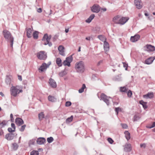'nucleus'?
Wrapping results in <instances>:
<instances>
[{
  "mask_svg": "<svg viewBox=\"0 0 155 155\" xmlns=\"http://www.w3.org/2000/svg\"><path fill=\"white\" fill-rule=\"evenodd\" d=\"M48 99L49 101L52 102H54L56 100V98L50 95L48 97Z\"/></svg>",
  "mask_w": 155,
  "mask_h": 155,
  "instance_id": "obj_29",
  "label": "nucleus"
},
{
  "mask_svg": "<svg viewBox=\"0 0 155 155\" xmlns=\"http://www.w3.org/2000/svg\"><path fill=\"white\" fill-rule=\"evenodd\" d=\"M134 4L137 8L138 9L141 8L142 7V4L141 0H134Z\"/></svg>",
  "mask_w": 155,
  "mask_h": 155,
  "instance_id": "obj_11",
  "label": "nucleus"
},
{
  "mask_svg": "<svg viewBox=\"0 0 155 155\" xmlns=\"http://www.w3.org/2000/svg\"><path fill=\"white\" fill-rule=\"evenodd\" d=\"M154 97V94L153 92H149L146 95H143L144 98L146 99L152 98Z\"/></svg>",
  "mask_w": 155,
  "mask_h": 155,
  "instance_id": "obj_19",
  "label": "nucleus"
},
{
  "mask_svg": "<svg viewBox=\"0 0 155 155\" xmlns=\"http://www.w3.org/2000/svg\"><path fill=\"white\" fill-rule=\"evenodd\" d=\"M73 118V116H71L70 117L68 118L66 120V122L67 123H68L71 122Z\"/></svg>",
  "mask_w": 155,
  "mask_h": 155,
  "instance_id": "obj_39",
  "label": "nucleus"
},
{
  "mask_svg": "<svg viewBox=\"0 0 155 155\" xmlns=\"http://www.w3.org/2000/svg\"><path fill=\"white\" fill-rule=\"evenodd\" d=\"M104 48L105 51H107L109 49V46L108 43L106 41H104Z\"/></svg>",
  "mask_w": 155,
  "mask_h": 155,
  "instance_id": "obj_22",
  "label": "nucleus"
},
{
  "mask_svg": "<svg viewBox=\"0 0 155 155\" xmlns=\"http://www.w3.org/2000/svg\"><path fill=\"white\" fill-rule=\"evenodd\" d=\"M65 60H66L68 62H69L70 64L71 63L72 61L73 58L71 56H69L66 58Z\"/></svg>",
  "mask_w": 155,
  "mask_h": 155,
  "instance_id": "obj_37",
  "label": "nucleus"
},
{
  "mask_svg": "<svg viewBox=\"0 0 155 155\" xmlns=\"http://www.w3.org/2000/svg\"><path fill=\"white\" fill-rule=\"evenodd\" d=\"M15 127H9L8 128V131L10 133H12L15 131Z\"/></svg>",
  "mask_w": 155,
  "mask_h": 155,
  "instance_id": "obj_33",
  "label": "nucleus"
},
{
  "mask_svg": "<svg viewBox=\"0 0 155 155\" xmlns=\"http://www.w3.org/2000/svg\"><path fill=\"white\" fill-rule=\"evenodd\" d=\"M71 103L69 101H67L65 103V106L66 107H69L71 105Z\"/></svg>",
  "mask_w": 155,
  "mask_h": 155,
  "instance_id": "obj_48",
  "label": "nucleus"
},
{
  "mask_svg": "<svg viewBox=\"0 0 155 155\" xmlns=\"http://www.w3.org/2000/svg\"><path fill=\"white\" fill-rule=\"evenodd\" d=\"M128 90V88H127L125 87H121L120 89V91L124 92H127Z\"/></svg>",
  "mask_w": 155,
  "mask_h": 155,
  "instance_id": "obj_34",
  "label": "nucleus"
},
{
  "mask_svg": "<svg viewBox=\"0 0 155 155\" xmlns=\"http://www.w3.org/2000/svg\"><path fill=\"white\" fill-rule=\"evenodd\" d=\"M66 74V72L64 71H61V72H60L59 73V75L60 77H63L64 75H65Z\"/></svg>",
  "mask_w": 155,
  "mask_h": 155,
  "instance_id": "obj_44",
  "label": "nucleus"
},
{
  "mask_svg": "<svg viewBox=\"0 0 155 155\" xmlns=\"http://www.w3.org/2000/svg\"><path fill=\"white\" fill-rule=\"evenodd\" d=\"M94 17L95 15L94 14H92L90 16L89 18L91 19V20H92L94 18Z\"/></svg>",
  "mask_w": 155,
  "mask_h": 155,
  "instance_id": "obj_51",
  "label": "nucleus"
},
{
  "mask_svg": "<svg viewBox=\"0 0 155 155\" xmlns=\"http://www.w3.org/2000/svg\"><path fill=\"white\" fill-rule=\"evenodd\" d=\"M127 64H124V67H126V70L127 69Z\"/></svg>",
  "mask_w": 155,
  "mask_h": 155,
  "instance_id": "obj_62",
  "label": "nucleus"
},
{
  "mask_svg": "<svg viewBox=\"0 0 155 155\" xmlns=\"http://www.w3.org/2000/svg\"><path fill=\"white\" fill-rule=\"evenodd\" d=\"M86 87L85 84H83L82 85V87L79 89L78 92L79 93H82L84 91V89L86 88Z\"/></svg>",
  "mask_w": 155,
  "mask_h": 155,
  "instance_id": "obj_35",
  "label": "nucleus"
},
{
  "mask_svg": "<svg viewBox=\"0 0 155 155\" xmlns=\"http://www.w3.org/2000/svg\"><path fill=\"white\" fill-rule=\"evenodd\" d=\"M3 33L5 38L10 40V46L12 47H13L14 38L12 36L11 33L7 30H4Z\"/></svg>",
  "mask_w": 155,
  "mask_h": 155,
  "instance_id": "obj_2",
  "label": "nucleus"
},
{
  "mask_svg": "<svg viewBox=\"0 0 155 155\" xmlns=\"http://www.w3.org/2000/svg\"><path fill=\"white\" fill-rule=\"evenodd\" d=\"M37 12L39 13H41L42 12V9L41 8H39L37 9Z\"/></svg>",
  "mask_w": 155,
  "mask_h": 155,
  "instance_id": "obj_53",
  "label": "nucleus"
},
{
  "mask_svg": "<svg viewBox=\"0 0 155 155\" xmlns=\"http://www.w3.org/2000/svg\"><path fill=\"white\" fill-rule=\"evenodd\" d=\"M109 98H111V97L107 96L104 93H102L101 94V100H103L107 105H109L110 104Z\"/></svg>",
  "mask_w": 155,
  "mask_h": 155,
  "instance_id": "obj_6",
  "label": "nucleus"
},
{
  "mask_svg": "<svg viewBox=\"0 0 155 155\" xmlns=\"http://www.w3.org/2000/svg\"><path fill=\"white\" fill-rule=\"evenodd\" d=\"M25 127H21V129H20V130L21 131H23L25 129Z\"/></svg>",
  "mask_w": 155,
  "mask_h": 155,
  "instance_id": "obj_54",
  "label": "nucleus"
},
{
  "mask_svg": "<svg viewBox=\"0 0 155 155\" xmlns=\"http://www.w3.org/2000/svg\"><path fill=\"white\" fill-rule=\"evenodd\" d=\"M56 63L59 67H61L62 65L61 59L60 58H58L56 59Z\"/></svg>",
  "mask_w": 155,
  "mask_h": 155,
  "instance_id": "obj_25",
  "label": "nucleus"
},
{
  "mask_svg": "<svg viewBox=\"0 0 155 155\" xmlns=\"http://www.w3.org/2000/svg\"><path fill=\"white\" fill-rule=\"evenodd\" d=\"M36 55L37 58L41 60H45L47 57L46 54L44 51H41L37 53Z\"/></svg>",
  "mask_w": 155,
  "mask_h": 155,
  "instance_id": "obj_5",
  "label": "nucleus"
},
{
  "mask_svg": "<svg viewBox=\"0 0 155 155\" xmlns=\"http://www.w3.org/2000/svg\"><path fill=\"white\" fill-rule=\"evenodd\" d=\"M18 79L19 80L21 81L22 80V77L21 76L18 75Z\"/></svg>",
  "mask_w": 155,
  "mask_h": 155,
  "instance_id": "obj_56",
  "label": "nucleus"
},
{
  "mask_svg": "<svg viewBox=\"0 0 155 155\" xmlns=\"http://www.w3.org/2000/svg\"><path fill=\"white\" fill-rule=\"evenodd\" d=\"M11 126H15V125L14 123H12L11 124Z\"/></svg>",
  "mask_w": 155,
  "mask_h": 155,
  "instance_id": "obj_64",
  "label": "nucleus"
},
{
  "mask_svg": "<svg viewBox=\"0 0 155 155\" xmlns=\"http://www.w3.org/2000/svg\"><path fill=\"white\" fill-rule=\"evenodd\" d=\"M140 118L138 115H135L134 117V121H135L138 120Z\"/></svg>",
  "mask_w": 155,
  "mask_h": 155,
  "instance_id": "obj_41",
  "label": "nucleus"
},
{
  "mask_svg": "<svg viewBox=\"0 0 155 155\" xmlns=\"http://www.w3.org/2000/svg\"><path fill=\"white\" fill-rule=\"evenodd\" d=\"M90 39L91 38L90 37H87L86 38V39L87 40L90 41Z\"/></svg>",
  "mask_w": 155,
  "mask_h": 155,
  "instance_id": "obj_58",
  "label": "nucleus"
},
{
  "mask_svg": "<svg viewBox=\"0 0 155 155\" xmlns=\"http://www.w3.org/2000/svg\"><path fill=\"white\" fill-rule=\"evenodd\" d=\"M91 9L93 12L97 13L100 11V8L98 5L94 4L92 7Z\"/></svg>",
  "mask_w": 155,
  "mask_h": 155,
  "instance_id": "obj_8",
  "label": "nucleus"
},
{
  "mask_svg": "<svg viewBox=\"0 0 155 155\" xmlns=\"http://www.w3.org/2000/svg\"><path fill=\"white\" fill-rule=\"evenodd\" d=\"M49 83L51 86L55 88L57 86L56 83L55 81L52 79L50 78L49 79Z\"/></svg>",
  "mask_w": 155,
  "mask_h": 155,
  "instance_id": "obj_21",
  "label": "nucleus"
},
{
  "mask_svg": "<svg viewBox=\"0 0 155 155\" xmlns=\"http://www.w3.org/2000/svg\"><path fill=\"white\" fill-rule=\"evenodd\" d=\"M13 149L15 150H17L18 147V146L16 143H14L12 144Z\"/></svg>",
  "mask_w": 155,
  "mask_h": 155,
  "instance_id": "obj_36",
  "label": "nucleus"
},
{
  "mask_svg": "<svg viewBox=\"0 0 155 155\" xmlns=\"http://www.w3.org/2000/svg\"><path fill=\"white\" fill-rule=\"evenodd\" d=\"M121 109L119 107L116 108L115 109V111L116 112H117V115L118 114L119 112L121 111Z\"/></svg>",
  "mask_w": 155,
  "mask_h": 155,
  "instance_id": "obj_46",
  "label": "nucleus"
},
{
  "mask_svg": "<svg viewBox=\"0 0 155 155\" xmlns=\"http://www.w3.org/2000/svg\"><path fill=\"white\" fill-rule=\"evenodd\" d=\"M132 147L130 143H127L124 146V150L126 152H129L131 151Z\"/></svg>",
  "mask_w": 155,
  "mask_h": 155,
  "instance_id": "obj_14",
  "label": "nucleus"
},
{
  "mask_svg": "<svg viewBox=\"0 0 155 155\" xmlns=\"http://www.w3.org/2000/svg\"><path fill=\"white\" fill-rule=\"evenodd\" d=\"M58 35H55L53 38V40L54 41H55L58 38Z\"/></svg>",
  "mask_w": 155,
  "mask_h": 155,
  "instance_id": "obj_49",
  "label": "nucleus"
},
{
  "mask_svg": "<svg viewBox=\"0 0 155 155\" xmlns=\"http://www.w3.org/2000/svg\"><path fill=\"white\" fill-rule=\"evenodd\" d=\"M16 135V134H14L12 133H10L7 134L5 136V138L8 140H12L14 137Z\"/></svg>",
  "mask_w": 155,
  "mask_h": 155,
  "instance_id": "obj_9",
  "label": "nucleus"
},
{
  "mask_svg": "<svg viewBox=\"0 0 155 155\" xmlns=\"http://www.w3.org/2000/svg\"><path fill=\"white\" fill-rule=\"evenodd\" d=\"M97 38L102 41H106V39L104 35H99L98 36Z\"/></svg>",
  "mask_w": 155,
  "mask_h": 155,
  "instance_id": "obj_30",
  "label": "nucleus"
},
{
  "mask_svg": "<svg viewBox=\"0 0 155 155\" xmlns=\"http://www.w3.org/2000/svg\"><path fill=\"white\" fill-rule=\"evenodd\" d=\"M124 133L125 134L126 138L127 140H129L130 138V133L127 131H125Z\"/></svg>",
  "mask_w": 155,
  "mask_h": 155,
  "instance_id": "obj_26",
  "label": "nucleus"
},
{
  "mask_svg": "<svg viewBox=\"0 0 155 155\" xmlns=\"http://www.w3.org/2000/svg\"><path fill=\"white\" fill-rule=\"evenodd\" d=\"M22 91V89H20L19 87L18 86H12L10 89L11 95L14 97H17L20 93H21Z\"/></svg>",
  "mask_w": 155,
  "mask_h": 155,
  "instance_id": "obj_1",
  "label": "nucleus"
},
{
  "mask_svg": "<svg viewBox=\"0 0 155 155\" xmlns=\"http://www.w3.org/2000/svg\"><path fill=\"white\" fill-rule=\"evenodd\" d=\"M54 140V139L52 137H50L47 139V140L48 143L52 142Z\"/></svg>",
  "mask_w": 155,
  "mask_h": 155,
  "instance_id": "obj_43",
  "label": "nucleus"
},
{
  "mask_svg": "<svg viewBox=\"0 0 155 155\" xmlns=\"http://www.w3.org/2000/svg\"><path fill=\"white\" fill-rule=\"evenodd\" d=\"M31 155H38L39 153L38 151L33 150L30 153Z\"/></svg>",
  "mask_w": 155,
  "mask_h": 155,
  "instance_id": "obj_38",
  "label": "nucleus"
},
{
  "mask_svg": "<svg viewBox=\"0 0 155 155\" xmlns=\"http://www.w3.org/2000/svg\"><path fill=\"white\" fill-rule=\"evenodd\" d=\"M154 60L152 57H150L145 61V63L147 64H149L152 63Z\"/></svg>",
  "mask_w": 155,
  "mask_h": 155,
  "instance_id": "obj_23",
  "label": "nucleus"
},
{
  "mask_svg": "<svg viewBox=\"0 0 155 155\" xmlns=\"http://www.w3.org/2000/svg\"><path fill=\"white\" fill-rule=\"evenodd\" d=\"M146 50L148 52L153 51L155 50V48L154 46L150 45H147L145 47Z\"/></svg>",
  "mask_w": 155,
  "mask_h": 155,
  "instance_id": "obj_10",
  "label": "nucleus"
},
{
  "mask_svg": "<svg viewBox=\"0 0 155 155\" xmlns=\"http://www.w3.org/2000/svg\"><path fill=\"white\" fill-rule=\"evenodd\" d=\"M102 10L103 12H105L107 10V9L106 8H100V10Z\"/></svg>",
  "mask_w": 155,
  "mask_h": 155,
  "instance_id": "obj_57",
  "label": "nucleus"
},
{
  "mask_svg": "<svg viewBox=\"0 0 155 155\" xmlns=\"http://www.w3.org/2000/svg\"><path fill=\"white\" fill-rule=\"evenodd\" d=\"M120 17L118 15H117L114 17L112 19V21L116 24H119Z\"/></svg>",
  "mask_w": 155,
  "mask_h": 155,
  "instance_id": "obj_20",
  "label": "nucleus"
},
{
  "mask_svg": "<svg viewBox=\"0 0 155 155\" xmlns=\"http://www.w3.org/2000/svg\"><path fill=\"white\" fill-rule=\"evenodd\" d=\"M27 36L28 38L31 37V31L32 30L31 28H28L27 30Z\"/></svg>",
  "mask_w": 155,
  "mask_h": 155,
  "instance_id": "obj_24",
  "label": "nucleus"
},
{
  "mask_svg": "<svg viewBox=\"0 0 155 155\" xmlns=\"http://www.w3.org/2000/svg\"><path fill=\"white\" fill-rule=\"evenodd\" d=\"M50 63L49 64H47L45 63H43L40 68L39 70H40L41 72L45 70H46L47 68H48L49 65L50 64Z\"/></svg>",
  "mask_w": 155,
  "mask_h": 155,
  "instance_id": "obj_13",
  "label": "nucleus"
},
{
  "mask_svg": "<svg viewBox=\"0 0 155 155\" xmlns=\"http://www.w3.org/2000/svg\"><path fill=\"white\" fill-rule=\"evenodd\" d=\"M140 147L141 148L143 147L144 148H145L146 147V144L145 143H141L140 144Z\"/></svg>",
  "mask_w": 155,
  "mask_h": 155,
  "instance_id": "obj_50",
  "label": "nucleus"
},
{
  "mask_svg": "<svg viewBox=\"0 0 155 155\" xmlns=\"http://www.w3.org/2000/svg\"><path fill=\"white\" fill-rule=\"evenodd\" d=\"M92 20H91V19L89 18L87 20H86V22L87 23H89Z\"/></svg>",
  "mask_w": 155,
  "mask_h": 155,
  "instance_id": "obj_52",
  "label": "nucleus"
},
{
  "mask_svg": "<svg viewBox=\"0 0 155 155\" xmlns=\"http://www.w3.org/2000/svg\"><path fill=\"white\" fill-rule=\"evenodd\" d=\"M58 49L59 51V54L63 56L65 55L64 48L63 46L62 45L59 46L58 48Z\"/></svg>",
  "mask_w": 155,
  "mask_h": 155,
  "instance_id": "obj_15",
  "label": "nucleus"
},
{
  "mask_svg": "<svg viewBox=\"0 0 155 155\" xmlns=\"http://www.w3.org/2000/svg\"><path fill=\"white\" fill-rule=\"evenodd\" d=\"M75 68L78 72L82 73L85 70L84 63L82 61H80L76 63Z\"/></svg>",
  "mask_w": 155,
  "mask_h": 155,
  "instance_id": "obj_3",
  "label": "nucleus"
},
{
  "mask_svg": "<svg viewBox=\"0 0 155 155\" xmlns=\"http://www.w3.org/2000/svg\"><path fill=\"white\" fill-rule=\"evenodd\" d=\"M0 95H1L2 96H4V94L2 92H0Z\"/></svg>",
  "mask_w": 155,
  "mask_h": 155,
  "instance_id": "obj_59",
  "label": "nucleus"
},
{
  "mask_svg": "<svg viewBox=\"0 0 155 155\" xmlns=\"http://www.w3.org/2000/svg\"><path fill=\"white\" fill-rule=\"evenodd\" d=\"M39 32L36 31H34L32 35L34 39H37L38 37Z\"/></svg>",
  "mask_w": 155,
  "mask_h": 155,
  "instance_id": "obj_27",
  "label": "nucleus"
},
{
  "mask_svg": "<svg viewBox=\"0 0 155 155\" xmlns=\"http://www.w3.org/2000/svg\"><path fill=\"white\" fill-rule=\"evenodd\" d=\"M63 65L64 66H68V67L70 66V64L69 62H68L66 60H64L63 63Z\"/></svg>",
  "mask_w": 155,
  "mask_h": 155,
  "instance_id": "obj_42",
  "label": "nucleus"
},
{
  "mask_svg": "<svg viewBox=\"0 0 155 155\" xmlns=\"http://www.w3.org/2000/svg\"><path fill=\"white\" fill-rule=\"evenodd\" d=\"M15 122L16 125L19 126L22 125L24 123L23 120L20 118H17L15 119Z\"/></svg>",
  "mask_w": 155,
  "mask_h": 155,
  "instance_id": "obj_16",
  "label": "nucleus"
},
{
  "mask_svg": "<svg viewBox=\"0 0 155 155\" xmlns=\"http://www.w3.org/2000/svg\"><path fill=\"white\" fill-rule=\"evenodd\" d=\"M132 91L130 90H129L127 92V96L129 97H131L132 95Z\"/></svg>",
  "mask_w": 155,
  "mask_h": 155,
  "instance_id": "obj_45",
  "label": "nucleus"
},
{
  "mask_svg": "<svg viewBox=\"0 0 155 155\" xmlns=\"http://www.w3.org/2000/svg\"><path fill=\"white\" fill-rule=\"evenodd\" d=\"M39 119L41 120H42L45 117V115L43 112H41L38 114Z\"/></svg>",
  "mask_w": 155,
  "mask_h": 155,
  "instance_id": "obj_32",
  "label": "nucleus"
},
{
  "mask_svg": "<svg viewBox=\"0 0 155 155\" xmlns=\"http://www.w3.org/2000/svg\"><path fill=\"white\" fill-rule=\"evenodd\" d=\"M140 38V36L138 35H137L134 36H131L130 38V41L132 42H135L137 41Z\"/></svg>",
  "mask_w": 155,
  "mask_h": 155,
  "instance_id": "obj_18",
  "label": "nucleus"
},
{
  "mask_svg": "<svg viewBox=\"0 0 155 155\" xmlns=\"http://www.w3.org/2000/svg\"><path fill=\"white\" fill-rule=\"evenodd\" d=\"M103 62V61L102 60H101L99 61L98 62V63L97 64V65L99 66V65L101 64Z\"/></svg>",
  "mask_w": 155,
  "mask_h": 155,
  "instance_id": "obj_55",
  "label": "nucleus"
},
{
  "mask_svg": "<svg viewBox=\"0 0 155 155\" xmlns=\"http://www.w3.org/2000/svg\"><path fill=\"white\" fill-rule=\"evenodd\" d=\"M114 105H117L118 104V103L117 102H114L113 103Z\"/></svg>",
  "mask_w": 155,
  "mask_h": 155,
  "instance_id": "obj_60",
  "label": "nucleus"
},
{
  "mask_svg": "<svg viewBox=\"0 0 155 155\" xmlns=\"http://www.w3.org/2000/svg\"><path fill=\"white\" fill-rule=\"evenodd\" d=\"M107 140L108 142L110 144H112L114 142V140L111 138H107Z\"/></svg>",
  "mask_w": 155,
  "mask_h": 155,
  "instance_id": "obj_47",
  "label": "nucleus"
},
{
  "mask_svg": "<svg viewBox=\"0 0 155 155\" xmlns=\"http://www.w3.org/2000/svg\"><path fill=\"white\" fill-rule=\"evenodd\" d=\"M68 29H65V32L68 33Z\"/></svg>",
  "mask_w": 155,
  "mask_h": 155,
  "instance_id": "obj_63",
  "label": "nucleus"
},
{
  "mask_svg": "<svg viewBox=\"0 0 155 155\" xmlns=\"http://www.w3.org/2000/svg\"><path fill=\"white\" fill-rule=\"evenodd\" d=\"M113 79L115 81H119L121 80V78L119 76H117L114 78Z\"/></svg>",
  "mask_w": 155,
  "mask_h": 155,
  "instance_id": "obj_40",
  "label": "nucleus"
},
{
  "mask_svg": "<svg viewBox=\"0 0 155 155\" xmlns=\"http://www.w3.org/2000/svg\"><path fill=\"white\" fill-rule=\"evenodd\" d=\"M129 19V18L128 17H122L120 18V21L119 24L120 25H123L125 24Z\"/></svg>",
  "mask_w": 155,
  "mask_h": 155,
  "instance_id": "obj_12",
  "label": "nucleus"
},
{
  "mask_svg": "<svg viewBox=\"0 0 155 155\" xmlns=\"http://www.w3.org/2000/svg\"><path fill=\"white\" fill-rule=\"evenodd\" d=\"M151 126H155V122H153Z\"/></svg>",
  "mask_w": 155,
  "mask_h": 155,
  "instance_id": "obj_61",
  "label": "nucleus"
},
{
  "mask_svg": "<svg viewBox=\"0 0 155 155\" xmlns=\"http://www.w3.org/2000/svg\"><path fill=\"white\" fill-rule=\"evenodd\" d=\"M46 141L45 139L43 137H39L37 140V143L41 145L44 143Z\"/></svg>",
  "mask_w": 155,
  "mask_h": 155,
  "instance_id": "obj_17",
  "label": "nucleus"
},
{
  "mask_svg": "<svg viewBox=\"0 0 155 155\" xmlns=\"http://www.w3.org/2000/svg\"><path fill=\"white\" fill-rule=\"evenodd\" d=\"M140 104L142 105L143 108L144 109H146L147 107V103L144 102L143 101H140L139 102Z\"/></svg>",
  "mask_w": 155,
  "mask_h": 155,
  "instance_id": "obj_28",
  "label": "nucleus"
},
{
  "mask_svg": "<svg viewBox=\"0 0 155 155\" xmlns=\"http://www.w3.org/2000/svg\"><path fill=\"white\" fill-rule=\"evenodd\" d=\"M10 117L11 118V121L9 120L7 121L5 120H3L2 123H0V125L2 126H4V125H8V123H9V122H14V119L13 118L12 114H10Z\"/></svg>",
  "mask_w": 155,
  "mask_h": 155,
  "instance_id": "obj_7",
  "label": "nucleus"
},
{
  "mask_svg": "<svg viewBox=\"0 0 155 155\" xmlns=\"http://www.w3.org/2000/svg\"><path fill=\"white\" fill-rule=\"evenodd\" d=\"M5 83L7 85H10L11 83V80L10 77L7 76L5 79Z\"/></svg>",
  "mask_w": 155,
  "mask_h": 155,
  "instance_id": "obj_31",
  "label": "nucleus"
},
{
  "mask_svg": "<svg viewBox=\"0 0 155 155\" xmlns=\"http://www.w3.org/2000/svg\"><path fill=\"white\" fill-rule=\"evenodd\" d=\"M51 38V35L48 36L47 34H45L42 39V40L44 43V44L45 45H48L50 47L52 45V44L50 42Z\"/></svg>",
  "mask_w": 155,
  "mask_h": 155,
  "instance_id": "obj_4",
  "label": "nucleus"
}]
</instances>
